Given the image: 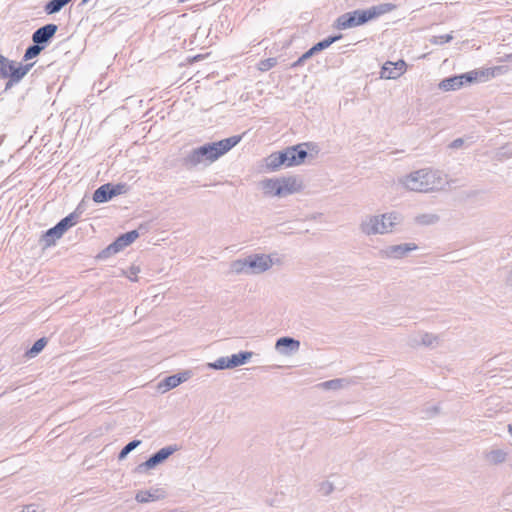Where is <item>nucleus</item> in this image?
<instances>
[{
    "label": "nucleus",
    "instance_id": "1",
    "mask_svg": "<svg viewBox=\"0 0 512 512\" xmlns=\"http://www.w3.org/2000/svg\"><path fill=\"white\" fill-rule=\"evenodd\" d=\"M242 137L234 135L229 138L204 144L191 150L183 158V165L189 169L195 168L200 164H211L235 147Z\"/></svg>",
    "mask_w": 512,
    "mask_h": 512
},
{
    "label": "nucleus",
    "instance_id": "2",
    "mask_svg": "<svg viewBox=\"0 0 512 512\" xmlns=\"http://www.w3.org/2000/svg\"><path fill=\"white\" fill-rule=\"evenodd\" d=\"M400 183L408 190L428 193L442 189L446 183V175L429 168L420 169L400 179Z\"/></svg>",
    "mask_w": 512,
    "mask_h": 512
},
{
    "label": "nucleus",
    "instance_id": "3",
    "mask_svg": "<svg viewBox=\"0 0 512 512\" xmlns=\"http://www.w3.org/2000/svg\"><path fill=\"white\" fill-rule=\"evenodd\" d=\"M395 8L393 4L383 3L372 6L368 9H357L340 15L335 21V27L340 30H346L352 27L360 26L370 20L376 19Z\"/></svg>",
    "mask_w": 512,
    "mask_h": 512
},
{
    "label": "nucleus",
    "instance_id": "4",
    "mask_svg": "<svg viewBox=\"0 0 512 512\" xmlns=\"http://www.w3.org/2000/svg\"><path fill=\"white\" fill-rule=\"evenodd\" d=\"M402 217L397 212L384 213L382 215L366 216L361 224L362 233L367 236L376 234H387L393 231L394 227L400 224Z\"/></svg>",
    "mask_w": 512,
    "mask_h": 512
},
{
    "label": "nucleus",
    "instance_id": "5",
    "mask_svg": "<svg viewBox=\"0 0 512 512\" xmlns=\"http://www.w3.org/2000/svg\"><path fill=\"white\" fill-rule=\"evenodd\" d=\"M78 215L71 213L68 216L61 219L54 227L48 229L42 236L46 246H50L55 243L56 239L62 237V235L72 226L77 223Z\"/></svg>",
    "mask_w": 512,
    "mask_h": 512
},
{
    "label": "nucleus",
    "instance_id": "6",
    "mask_svg": "<svg viewBox=\"0 0 512 512\" xmlns=\"http://www.w3.org/2000/svg\"><path fill=\"white\" fill-rule=\"evenodd\" d=\"M139 237V233L137 230H131L127 233H124L116 238L114 242H112L110 245H108L104 250H102L98 254V258L100 259H106L121 250H123L125 247L132 244L137 238Z\"/></svg>",
    "mask_w": 512,
    "mask_h": 512
},
{
    "label": "nucleus",
    "instance_id": "7",
    "mask_svg": "<svg viewBox=\"0 0 512 512\" xmlns=\"http://www.w3.org/2000/svg\"><path fill=\"white\" fill-rule=\"evenodd\" d=\"M178 450L176 445H169L161 448L156 453L151 455L145 462L140 463L136 467V472L145 473L148 470L154 469L157 465L163 463L168 459L174 452Z\"/></svg>",
    "mask_w": 512,
    "mask_h": 512
},
{
    "label": "nucleus",
    "instance_id": "8",
    "mask_svg": "<svg viewBox=\"0 0 512 512\" xmlns=\"http://www.w3.org/2000/svg\"><path fill=\"white\" fill-rule=\"evenodd\" d=\"M125 192V184L106 183L94 191L93 200L96 203H105L111 200L114 196L123 194Z\"/></svg>",
    "mask_w": 512,
    "mask_h": 512
},
{
    "label": "nucleus",
    "instance_id": "9",
    "mask_svg": "<svg viewBox=\"0 0 512 512\" xmlns=\"http://www.w3.org/2000/svg\"><path fill=\"white\" fill-rule=\"evenodd\" d=\"M476 73H463L443 79L439 83V88L443 91H454L460 89L465 84L473 83Z\"/></svg>",
    "mask_w": 512,
    "mask_h": 512
},
{
    "label": "nucleus",
    "instance_id": "10",
    "mask_svg": "<svg viewBox=\"0 0 512 512\" xmlns=\"http://www.w3.org/2000/svg\"><path fill=\"white\" fill-rule=\"evenodd\" d=\"M249 275L261 274L269 270L273 261L269 255L265 254H254L247 257Z\"/></svg>",
    "mask_w": 512,
    "mask_h": 512
},
{
    "label": "nucleus",
    "instance_id": "11",
    "mask_svg": "<svg viewBox=\"0 0 512 512\" xmlns=\"http://www.w3.org/2000/svg\"><path fill=\"white\" fill-rule=\"evenodd\" d=\"M417 249V245L414 243H403L398 245L388 246L380 251V255L383 258L388 259H401L405 257L409 252Z\"/></svg>",
    "mask_w": 512,
    "mask_h": 512
},
{
    "label": "nucleus",
    "instance_id": "12",
    "mask_svg": "<svg viewBox=\"0 0 512 512\" xmlns=\"http://www.w3.org/2000/svg\"><path fill=\"white\" fill-rule=\"evenodd\" d=\"M57 30L58 26L56 24H46L38 28L36 31H34V33L32 34V41L33 43H36L45 48L57 32Z\"/></svg>",
    "mask_w": 512,
    "mask_h": 512
},
{
    "label": "nucleus",
    "instance_id": "13",
    "mask_svg": "<svg viewBox=\"0 0 512 512\" xmlns=\"http://www.w3.org/2000/svg\"><path fill=\"white\" fill-rule=\"evenodd\" d=\"M406 71V63L404 60L397 62L387 61L382 66L380 77L382 79H397Z\"/></svg>",
    "mask_w": 512,
    "mask_h": 512
},
{
    "label": "nucleus",
    "instance_id": "14",
    "mask_svg": "<svg viewBox=\"0 0 512 512\" xmlns=\"http://www.w3.org/2000/svg\"><path fill=\"white\" fill-rule=\"evenodd\" d=\"M301 182L296 177L279 178L278 197H286L301 190Z\"/></svg>",
    "mask_w": 512,
    "mask_h": 512
},
{
    "label": "nucleus",
    "instance_id": "15",
    "mask_svg": "<svg viewBox=\"0 0 512 512\" xmlns=\"http://www.w3.org/2000/svg\"><path fill=\"white\" fill-rule=\"evenodd\" d=\"M307 145L308 143H302L285 149L288 157V166L292 167L304 162L308 153L303 147Z\"/></svg>",
    "mask_w": 512,
    "mask_h": 512
},
{
    "label": "nucleus",
    "instance_id": "16",
    "mask_svg": "<svg viewBox=\"0 0 512 512\" xmlns=\"http://www.w3.org/2000/svg\"><path fill=\"white\" fill-rule=\"evenodd\" d=\"M300 348V341L292 337H281L277 339L275 349L282 355H289L295 353Z\"/></svg>",
    "mask_w": 512,
    "mask_h": 512
},
{
    "label": "nucleus",
    "instance_id": "17",
    "mask_svg": "<svg viewBox=\"0 0 512 512\" xmlns=\"http://www.w3.org/2000/svg\"><path fill=\"white\" fill-rule=\"evenodd\" d=\"M166 497V492L162 488H152L150 490L139 491L135 499L139 503H149L157 500H161Z\"/></svg>",
    "mask_w": 512,
    "mask_h": 512
},
{
    "label": "nucleus",
    "instance_id": "18",
    "mask_svg": "<svg viewBox=\"0 0 512 512\" xmlns=\"http://www.w3.org/2000/svg\"><path fill=\"white\" fill-rule=\"evenodd\" d=\"M190 378V372L184 371L178 374H174L166 377L163 382L159 384V388L163 391H168L179 386L181 383L187 381Z\"/></svg>",
    "mask_w": 512,
    "mask_h": 512
},
{
    "label": "nucleus",
    "instance_id": "19",
    "mask_svg": "<svg viewBox=\"0 0 512 512\" xmlns=\"http://www.w3.org/2000/svg\"><path fill=\"white\" fill-rule=\"evenodd\" d=\"M409 344L411 346L433 347L438 344V337L431 333H418L409 338Z\"/></svg>",
    "mask_w": 512,
    "mask_h": 512
},
{
    "label": "nucleus",
    "instance_id": "20",
    "mask_svg": "<svg viewBox=\"0 0 512 512\" xmlns=\"http://www.w3.org/2000/svg\"><path fill=\"white\" fill-rule=\"evenodd\" d=\"M33 65V63H29L20 65L17 69H14L8 76L9 80L5 85V90L10 89L15 83H18L29 72Z\"/></svg>",
    "mask_w": 512,
    "mask_h": 512
},
{
    "label": "nucleus",
    "instance_id": "21",
    "mask_svg": "<svg viewBox=\"0 0 512 512\" xmlns=\"http://www.w3.org/2000/svg\"><path fill=\"white\" fill-rule=\"evenodd\" d=\"M502 72V67H492V68H485V69H479V70H472L468 73H476L475 78L473 79V82L476 81H486L490 78L495 77L496 75H499Z\"/></svg>",
    "mask_w": 512,
    "mask_h": 512
},
{
    "label": "nucleus",
    "instance_id": "22",
    "mask_svg": "<svg viewBox=\"0 0 512 512\" xmlns=\"http://www.w3.org/2000/svg\"><path fill=\"white\" fill-rule=\"evenodd\" d=\"M253 354L252 351H241L229 356L230 368L233 369L246 364L252 358Z\"/></svg>",
    "mask_w": 512,
    "mask_h": 512
},
{
    "label": "nucleus",
    "instance_id": "23",
    "mask_svg": "<svg viewBox=\"0 0 512 512\" xmlns=\"http://www.w3.org/2000/svg\"><path fill=\"white\" fill-rule=\"evenodd\" d=\"M279 178L265 179L261 182L263 193L267 196L278 197Z\"/></svg>",
    "mask_w": 512,
    "mask_h": 512
},
{
    "label": "nucleus",
    "instance_id": "24",
    "mask_svg": "<svg viewBox=\"0 0 512 512\" xmlns=\"http://www.w3.org/2000/svg\"><path fill=\"white\" fill-rule=\"evenodd\" d=\"M485 458L489 463L497 465L506 461L507 453L502 449H494L487 452Z\"/></svg>",
    "mask_w": 512,
    "mask_h": 512
},
{
    "label": "nucleus",
    "instance_id": "25",
    "mask_svg": "<svg viewBox=\"0 0 512 512\" xmlns=\"http://www.w3.org/2000/svg\"><path fill=\"white\" fill-rule=\"evenodd\" d=\"M15 67L14 62L0 54V78L6 79Z\"/></svg>",
    "mask_w": 512,
    "mask_h": 512
},
{
    "label": "nucleus",
    "instance_id": "26",
    "mask_svg": "<svg viewBox=\"0 0 512 512\" xmlns=\"http://www.w3.org/2000/svg\"><path fill=\"white\" fill-rule=\"evenodd\" d=\"M230 271L234 274H246L249 275L247 257L243 259H237L230 264Z\"/></svg>",
    "mask_w": 512,
    "mask_h": 512
},
{
    "label": "nucleus",
    "instance_id": "27",
    "mask_svg": "<svg viewBox=\"0 0 512 512\" xmlns=\"http://www.w3.org/2000/svg\"><path fill=\"white\" fill-rule=\"evenodd\" d=\"M71 0H50L46 3L44 10L48 15L58 13Z\"/></svg>",
    "mask_w": 512,
    "mask_h": 512
},
{
    "label": "nucleus",
    "instance_id": "28",
    "mask_svg": "<svg viewBox=\"0 0 512 512\" xmlns=\"http://www.w3.org/2000/svg\"><path fill=\"white\" fill-rule=\"evenodd\" d=\"M346 384H347L346 379L337 378V379H332V380L322 382L319 384V387H321L325 390H338V389L345 387Z\"/></svg>",
    "mask_w": 512,
    "mask_h": 512
},
{
    "label": "nucleus",
    "instance_id": "29",
    "mask_svg": "<svg viewBox=\"0 0 512 512\" xmlns=\"http://www.w3.org/2000/svg\"><path fill=\"white\" fill-rule=\"evenodd\" d=\"M46 344H47V339L46 338L43 337V338L38 339L33 344V346L27 351V353H26L27 356L35 357L36 355H38L44 349Z\"/></svg>",
    "mask_w": 512,
    "mask_h": 512
},
{
    "label": "nucleus",
    "instance_id": "30",
    "mask_svg": "<svg viewBox=\"0 0 512 512\" xmlns=\"http://www.w3.org/2000/svg\"><path fill=\"white\" fill-rule=\"evenodd\" d=\"M141 444L140 440H132L129 443H127L119 452L118 459L123 460L127 457V455L132 452L134 449H136Z\"/></svg>",
    "mask_w": 512,
    "mask_h": 512
},
{
    "label": "nucleus",
    "instance_id": "31",
    "mask_svg": "<svg viewBox=\"0 0 512 512\" xmlns=\"http://www.w3.org/2000/svg\"><path fill=\"white\" fill-rule=\"evenodd\" d=\"M209 368L214 370H225V369H231L230 368V362H229V356L228 357H220L216 359L214 362L208 364Z\"/></svg>",
    "mask_w": 512,
    "mask_h": 512
},
{
    "label": "nucleus",
    "instance_id": "32",
    "mask_svg": "<svg viewBox=\"0 0 512 512\" xmlns=\"http://www.w3.org/2000/svg\"><path fill=\"white\" fill-rule=\"evenodd\" d=\"M44 48L36 43H34L33 45H30L26 50H25V53H24V57L23 59L25 61L27 60H30L32 58H35L36 56H38L41 51L43 50Z\"/></svg>",
    "mask_w": 512,
    "mask_h": 512
},
{
    "label": "nucleus",
    "instance_id": "33",
    "mask_svg": "<svg viewBox=\"0 0 512 512\" xmlns=\"http://www.w3.org/2000/svg\"><path fill=\"white\" fill-rule=\"evenodd\" d=\"M416 222L422 225L434 224L439 220V217L435 214H421L416 216Z\"/></svg>",
    "mask_w": 512,
    "mask_h": 512
},
{
    "label": "nucleus",
    "instance_id": "34",
    "mask_svg": "<svg viewBox=\"0 0 512 512\" xmlns=\"http://www.w3.org/2000/svg\"><path fill=\"white\" fill-rule=\"evenodd\" d=\"M266 166L271 171H276L282 166L278 159L277 152L272 153L266 158Z\"/></svg>",
    "mask_w": 512,
    "mask_h": 512
},
{
    "label": "nucleus",
    "instance_id": "35",
    "mask_svg": "<svg viewBox=\"0 0 512 512\" xmlns=\"http://www.w3.org/2000/svg\"><path fill=\"white\" fill-rule=\"evenodd\" d=\"M277 64V59L276 58H267V59H264V60H261L259 63H258V69L260 71H268L270 70L271 68H273L275 65Z\"/></svg>",
    "mask_w": 512,
    "mask_h": 512
},
{
    "label": "nucleus",
    "instance_id": "36",
    "mask_svg": "<svg viewBox=\"0 0 512 512\" xmlns=\"http://www.w3.org/2000/svg\"><path fill=\"white\" fill-rule=\"evenodd\" d=\"M452 39H453L452 34H443V35L433 36L431 38L430 42L435 45H442V44L452 41Z\"/></svg>",
    "mask_w": 512,
    "mask_h": 512
},
{
    "label": "nucleus",
    "instance_id": "37",
    "mask_svg": "<svg viewBox=\"0 0 512 512\" xmlns=\"http://www.w3.org/2000/svg\"><path fill=\"white\" fill-rule=\"evenodd\" d=\"M342 36L341 35H337V36H329L325 39H323L322 41L316 43V45L322 50L328 48L330 45H332L334 42H336L337 40H339Z\"/></svg>",
    "mask_w": 512,
    "mask_h": 512
},
{
    "label": "nucleus",
    "instance_id": "38",
    "mask_svg": "<svg viewBox=\"0 0 512 512\" xmlns=\"http://www.w3.org/2000/svg\"><path fill=\"white\" fill-rule=\"evenodd\" d=\"M312 55L309 53V51H306L304 54H302L301 57H299L293 64H292V68H296V67H299L301 65L304 64V62L306 60H308L309 58H311Z\"/></svg>",
    "mask_w": 512,
    "mask_h": 512
},
{
    "label": "nucleus",
    "instance_id": "39",
    "mask_svg": "<svg viewBox=\"0 0 512 512\" xmlns=\"http://www.w3.org/2000/svg\"><path fill=\"white\" fill-rule=\"evenodd\" d=\"M22 512H44V509L37 504H28L23 507Z\"/></svg>",
    "mask_w": 512,
    "mask_h": 512
},
{
    "label": "nucleus",
    "instance_id": "40",
    "mask_svg": "<svg viewBox=\"0 0 512 512\" xmlns=\"http://www.w3.org/2000/svg\"><path fill=\"white\" fill-rule=\"evenodd\" d=\"M320 491L324 494V495H328L329 493H331L333 491V485L332 483L326 481V482H323L320 486Z\"/></svg>",
    "mask_w": 512,
    "mask_h": 512
},
{
    "label": "nucleus",
    "instance_id": "41",
    "mask_svg": "<svg viewBox=\"0 0 512 512\" xmlns=\"http://www.w3.org/2000/svg\"><path fill=\"white\" fill-rule=\"evenodd\" d=\"M277 155H278V159H279L281 165L285 166V167H289L288 166V157H287V153H286L285 149L277 152Z\"/></svg>",
    "mask_w": 512,
    "mask_h": 512
},
{
    "label": "nucleus",
    "instance_id": "42",
    "mask_svg": "<svg viewBox=\"0 0 512 512\" xmlns=\"http://www.w3.org/2000/svg\"><path fill=\"white\" fill-rule=\"evenodd\" d=\"M464 142L463 138H457L449 144V147L452 149H459L464 145Z\"/></svg>",
    "mask_w": 512,
    "mask_h": 512
},
{
    "label": "nucleus",
    "instance_id": "43",
    "mask_svg": "<svg viewBox=\"0 0 512 512\" xmlns=\"http://www.w3.org/2000/svg\"><path fill=\"white\" fill-rule=\"evenodd\" d=\"M139 272V268L138 267H131L130 270H129V274L127 275V277L131 280V281H136L137 280V273Z\"/></svg>",
    "mask_w": 512,
    "mask_h": 512
},
{
    "label": "nucleus",
    "instance_id": "44",
    "mask_svg": "<svg viewBox=\"0 0 512 512\" xmlns=\"http://www.w3.org/2000/svg\"><path fill=\"white\" fill-rule=\"evenodd\" d=\"M309 53L313 56L314 54H316L317 52H320L321 49L315 44L314 46H312L309 50Z\"/></svg>",
    "mask_w": 512,
    "mask_h": 512
},
{
    "label": "nucleus",
    "instance_id": "45",
    "mask_svg": "<svg viewBox=\"0 0 512 512\" xmlns=\"http://www.w3.org/2000/svg\"><path fill=\"white\" fill-rule=\"evenodd\" d=\"M309 53L313 56L314 54H316L317 52H320L321 49L315 44L314 46H312L309 50Z\"/></svg>",
    "mask_w": 512,
    "mask_h": 512
},
{
    "label": "nucleus",
    "instance_id": "46",
    "mask_svg": "<svg viewBox=\"0 0 512 512\" xmlns=\"http://www.w3.org/2000/svg\"><path fill=\"white\" fill-rule=\"evenodd\" d=\"M507 282H508L509 284H512V270H511V271L509 272V274H508Z\"/></svg>",
    "mask_w": 512,
    "mask_h": 512
},
{
    "label": "nucleus",
    "instance_id": "47",
    "mask_svg": "<svg viewBox=\"0 0 512 512\" xmlns=\"http://www.w3.org/2000/svg\"><path fill=\"white\" fill-rule=\"evenodd\" d=\"M508 61H512V53L506 55Z\"/></svg>",
    "mask_w": 512,
    "mask_h": 512
},
{
    "label": "nucleus",
    "instance_id": "48",
    "mask_svg": "<svg viewBox=\"0 0 512 512\" xmlns=\"http://www.w3.org/2000/svg\"><path fill=\"white\" fill-rule=\"evenodd\" d=\"M508 431H509L510 435L512 436V424H510V425L508 426Z\"/></svg>",
    "mask_w": 512,
    "mask_h": 512
},
{
    "label": "nucleus",
    "instance_id": "49",
    "mask_svg": "<svg viewBox=\"0 0 512 512\" xmlns=\"http://www.w3.org/2000/svg\"><path fill=\"white\" fill-rule=\"evenodd\" d=\"M90 0H82V4H87Z\"/></svg>",
    "mask_w": 512,
    "mask_h": 512
}]
</instances>
